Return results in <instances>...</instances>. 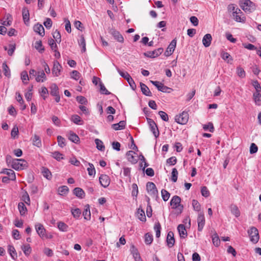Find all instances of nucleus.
<instances>
[{"instance_id":"f257e3e1","label":"nucleus","mask_w":261,"mask_h":261,"mask_svg":"<svg viewBox=\"0 0 261 261\" xmlns=\"http://www.w3.org/2000/svg\"><path fill=\"white\" fill-rule=\"evenodd\" d=\"M240 5L241 8L248 13L253 12L256 8L255 4L250 0H241Z\"/></svg>"},{"instance_id":"f03ea898","label":"nucleus","mask_w":261,"mask_h":261,"mask_svg":"<svg viewBox=\"0 0 261 261\" xmlns=\"http://www.w3.org/2000/svg\"><path fill=\"white\" fill-rule=\"evenodd\" d=\"M250 238V241L253 243H256L259 240V234L258 230L255 227H251L248 231Z\"/></svg>"},{"instance_id":"7ed1b4c3","label":"nucleus","mask_w":261,"mask_h":261,"mask_svg":"<svg viewBox=\"0 0 261 261\" xmlns=\"http://www.w3.org/2000/svg\"><path fill=\"white\" fill-rule=\"evenodd\" d=\"M146 190L150 195L153 197H157L158 191L155 185L152 182H148L146 184Z\"/></svg>"},{"instance_id":"20e7f679","label":"nucleus","mask_w":261,"mask_h":261,"mask_svg":"<svg viewBox=\"0 0 261 261\" xmlns=\"http://www.w3.org/2000/svg\"><path fill=\"white\" fill-rule=\"evenodd\" d=\"M27 162L24 160L15 159L13 160L12 167L17 170L23 169L26 167Z\"/></svg>"},{"instance_id":"39448f33","label":"nucleus","mask_w":261,"mask_h":261,"mask_svg":"<svg viewBox=\"0 0 261 261\" xmlns=\"http://www.w3.org/2000/svg\"><path fill=\"white\" fill-rule=\"evenodd\" d=\"M118 72L119 73L120 75L126 80L127 82L129 83L130 86L133 90H135L136 88V85L133 79L131 77L130 75L127 72H122L119 68H117Z\"/></svg>"},{"instance_id":"423d86ee","label":"nucleus","mask_w":261,"mask_h":261,"mask_svg":"<svg viewBox=\"0 0 261 261\" xmlns=\"http://www.w3.org/2000/svg\"><path fill=\"white\" fill-rule=\"evenodd\" d=\"M189 119V115L187 112H183L175 118V121L180 124H185Z\"/></svg>"},{"instance_id":"0eeeda50","label":"nucleus","mask_w":261,"mask_h":261,"mask_svg":"<svg viewBox=\"0 0 261 261\" xmlns=\"http://www.w3.org/2000/svg\"><path fill=\"white\" fill-rule=\"evenodd\" d=\"M150 82L157 88L159 91L163 92L170 93V91L169 90H171V88L165 86L163 84L159 81H150Z\"/></svg>"},{"instance_id":"6e6552de","label":"nucleus","mask_w":261,"mask_h":261,"mask_svg":"<svg viewBox=\"0 0 261 261\" xmlns=\"http://www.w3.org/2000/svg\"><path fill=\"white\" fill-rule=\"evenodd\" d=\"M147 121L149 125L150 130L153 134L154 137L155 138L158 137L159 135V132L155 123L151 119H148Z\"/></svg>"},{"instance_id":"1a4fd4ad","label":"nucleus","mask_w":261,"mask_h":261,"mask_svg":"<svg viewBox=\"0 0 261 261\" xmlns=\"http://www.w3.org/2000/svg\"><path fill=\"white\" fill-rule=\"evenodd\" d=\"M126 158L127 160L132 164H136L138 161V155L134 151H128L126 153Z\"/></svg>"},{"instance_id":"9d476101","label":"nucleus","mask_w":261,"mask_h":261,"mask_svg":"<svg viewBox=\"0 0 261 261\" xmlns=\"http://www.w3.org/2000/svg\"><path fill=\"white\" fill-rule=\"evenodd\" d=\"M163 49L162 48H159L153 51H149L144 53L146 57L149 58H154L160 56L163 52Z\"/></svg>"},{"instance_id":"9b49d317","label":"nucleus","mask_w":261,"mask_h":261,"mask_svg":"<svg viewBox=\"0 0 261 261\" xmlns=\"http://www.w3.org/2000/svg\"><path fill=\"white\" fill-rule=\"evenodd\" d=\"M99 182L104 188L109 186L110 184V179L109 177L106 174H102L99 178Z\"/></svg>"},{"instance_id":"f8f14e48","label":"nucleus","mask_w":261,"mask_h":261,"mask_svg":"<svg viewBox=\"0 0 261 261\" xmlns=\"http://www.w3.org/2000/svg\"><path fill=\"white\" fill-rule=\"evenodd\" d=\"M198 230L201 231L205 224V218L203 213H199L197 218Z\"/></svg>"},{"instance_id":"ddd939ff","label":"nucleus","mask_w":261,"mask_h":261,"mask_svg":"<svg viewBox=\"0 0 261 261\" xmlns=\"http://www.w3.org/2000/svg\"><path fill=\"white\" fill-rule=\"evenodd\" d=\"M62 69V66L58 61L54 62V66L52 69V73L56 76H58L60 75V72Z\"/></svg>"},{"instance_id":"4468645a","label":"nucleus","mask_w":261,"mask_h":261,"mask_svg":"<svg viewBox=\"0 0 261 261\" xmlns=\"http://www.w3.org/2000/svg\"><path fill=\"white\" fill-rule=\"evenodd\" d=\"M176 44V41L175 39H173L170 43L169 45L168 46V48H167V50L165 53V55L166 56H170L173 54L175 49Z\"/></svg>"},{"instance_id":"2eb2a0df","label":"nucleus","mask_w":261,"mask_h":261,"mask_svg":"<svg viewBox=\"0 0 261 261\" xmlns=\"http://www.w3.org/2000/svg\"><path fill=\"white\" fill-rule=\"evenodd\" d=\"M35 228L37 232L40 237L44 238L45 236V229L42 224L37 223L35 225Z\"/></svg>"},{"instance_id":"dca6fc26","label":"nucleus","mask_w":261,"mask_h":261,"mask_svg":"<svg viewBox=\"0 0 261 261\" xmlns=\"http://www.w3.org/2000/svg\"><path fill=\"white\" fill-rule=\"evenodd\" d=\"M180 201L181 199L179 196H174L170 201V205L173 208H177L180 205Z\"/></svg>"},{"instance_id":"f3484780","label":"nucleus","mask_w":261,"mask_h":261,"mask_svg":"<svg viewBox=\"0 0 261 261\" xmlns=\"http://www.w3.org/2000/svg\"><path fill=\"white\" fill-rule=\"evenodd\" d=\"M167 243L169 248L172 247L175 243V239L174 238V234L172 231L168 232L167 237Z\"/></svg>"},{"instance_id":"a211bd4d","label":"nucleus","mask_w":261,"mask_h":261,"mask_svg":"<svg viewBox=\"0 0 261 261\" xmlns=\"http://www.w3.org/2000/svg\"><path fill=\"white\" fill-rule=\"evenodd\" d=\"M1 173L8 175L9 178L12 180H14L16 179L15 172L11 169H3Z\"/></svg>"},{"instance_id":"6ab92c4d","label":"nucleus","mask_w":261,"mask_h":261,"mask_svg":"<svg viewBox=\"0 0 261 261\" xmlns=\"http://www.w3.org/2000/svg\"><path fill=\"white\" fill-rule=\"evenodd\" d=\"M177 230L180 238H186L187 237V232L184 225L179 224L177 227Z\"/></svg>"},{"instance_id":"aec40b11","label":"nucleus","mask_w":261,"mask_h":261,"mask_svg":"<svg viewBox=\"0 0 261 261\" xmlns=\"http://www.w3.org/2000/svg\"><path fill=\"white\" fill-rule=\"evenodd\" d=\"M212 40V38L211 34H207L205 35L202 39V43L203 45L206 47L210 46L211 44Z\"/></svg>"},{"instance_id":"412c9836","label":"nucleus","mask_w":261,"mask_h":261,"mask_svg":"<svg viewBox=\"0 0 261 261\" xmlns=\"http://www.w3.org/2000/svg\"><path fill=\"white\" fill-rule=\"evenodd\" d=\"M111 34L116 39L120 42H123L124 39L123 36L120 34V33L115 30H111L110 31Z\"/></svg>"},{"instance_id":"4be33fe9","label":"nucleus","mask_w":261,"mask_h":261,"mask_svg":"<svg viewBox=\"0 0 261 261\" xmlns=\"http://www.w3.org/2000/svg\"><path fill=\"white\" fill-rule=\"evenodd\" d=\"M34 30L41 36H43L44 35V29L41 24H35L34 27Z\"/></svg>"},{"instance_id":"5701e85b","label":"nucleus","mask_w":261,"mask_h":261,"mask_svg":"<svg viewBox=\"0 0 261 261\" xmlns=\"http://www.w3.org/2000/svg\"><path fill=\"white\" fill-rule=\"evenodd\" d=\"M22 13L23 21L24 23L27 24L28 22H29L30 20L29 11L27 8L24 7L22 9Z\"/></svg>"},{"instance_id":"b1692460","label":"nucleus","mask_w":261,"mask_h":261,"mask_svg":"<svg viewBox=\"0 0 261 261\" xmlns=\"http://www.w3.org/2000/svg\"><path fill=\"white\" fill-rule=\"evenodd\" d=\"M140 87L141 91L144 95L148 96H151V93L149 89L145 84L142 83H140Z\"/></svg>"},{"instance_id":"393cba45","label":"nucleus","mask_w":261,"mask_h":261,"mask_svg":"<svg viewBox=\"0 0 261 261\" xmlns=\"http://www.w3.org/2000/svg\"><path fill=\"white\" fill-rule=\"evenodd\" d=\"M222 58L227 62V63L231 64L233 60L231 56L228 53L222 51L221 53Z\"/></svg>"},{"instance_id":"a878e982","label":"nucleus","mask_w":261,"mask_h":261,"mask_svg":"<svg viewBox=\"0 0 261 261\" xmlns=\"http://www.w3.org/2000/svg\"><path fill=\"white\" fill-rule=\"evenodd\" d=\"M73 192L74 195L81 199L85 197V192L80 188H74Z\"/></svg>"},{"instance_id":"bb28decb","label":"nucleus","mask_w":261,"mask_h":261,"mask_svg":"<svg viewBox=\"0 0 261 261\" xmlns=\"http://www.w3.org/2000/svg\"><path fill=\"white\" fill-rule=\"evenodd\" d=\"M68 139L75 143H77L80 141L79 136L71 131L68 134Z\"/></svg>"},{"instance_id":"cd10ccee","label":"nucleus","mask_w":261,"mask_h":261,"mask_svg":"<svg viewBox=\"0 0 261 261\" xmlns=\"http://www.w3.org/2000/svg\"><path fill=\"white\" fill-rule=\"evenodd\" d=\"M83 215L84 219L89 220L91 218V213L90 211V206L88 204H87L85 206V210L83 212Z\"/></svg>"},{"instance_id":"c85d7f7f","label":"nucleus","mask_w":261,"mask_h":261,"mask_svg":"<svg viewBox=\"0 0 261 261\" xmlns=\"http://www.w3.org/2000/svg\"><path fill=\"white\" fill-rule=\"evenodd\" d=\"M125 122L124 121H121L118 123L114 124L112 125V128L116 130L122 129L125 127Z\"/></svg>"},{"instance_id":"c756f323","label":"nucleus","mask_w":261,"mask_h":261,"mask_svg":"<svg viewBox=\"0 0 261 261\" xmlns=\"http://www.w3.org/2000/svg\"><path fill=\"white\" fill-rule=\"evenodd\" d=\"M230 211L231 213L234 215L236 217L240 216V212L238 207L235 204H231L230 206Z\"/></svg>"},{"instance_id":"7c9ffc66","label":"nucleus","mask_w":261,"mask_h":261,"mask_svg":"<svg viewBox=\"0 0 261 261\" xmlns=\"http://www.w3.org/2000/svg\"><path fill=\"white\" fill-rule=\"evenodd\" d=\"M46 80V75L43 71H38L37 76L36 77V81L37 82H43Z\"/></svg>"},{"instance_id":"2f4dec72","label":"nucleus","mask_w":261,"mask_h":261,"mask_svg":"<svg viewBox=\"0 0 261 261\" xmlns=\"http://www.w3.org/2000/svg\"><path fill=\"white\" fill-rule=\"evenodd\" d=\"M21 249L26 256H29L32 251V249L29 244L23 245L21 246Z\"/></svg>"},{"instance_id":"473e14b6","label":"nucleus","mask_w":261,"mask_h":261,"mask_svg":"<svg viewBox=\"0 0 261 261\" xmlns=\"http://www.w3.org/2000/svg\"><path fill=\"white\" fill-rule=\"evenodd\" d=\"M8 251L11 257L13 259H16L17 257V255L14 247L12 245H9Z\"/></svg>"},{"instance_id":"72a5a7b5","label":"nucleus","mask_w":261,"mask_h":261,"mask_svg":"<svg viewBox=\"0 0 261 261\" xmlns=\"http://www.w3.org/2000/svg\"><path fill=\"white\" fill-rule=\"evenodd\" d=\"M71 120L74 123L78 125H83L84 122L80 117L77 115H73L71 117Z\"/></svg>"},{"instance_id":"f704fd0d","label":"nucleus","mask_w":261,"mask_h":261,"mask_svg":"<svg viewBox=\"0 0 261 261\" xmlns=\"http://www.w3.org/2000/svg\"><path fill=\"white\" fill-rule=\"evenodd\" d=\"M253 99L256 105L261 106V94L260 92H255L253 94Z\"/></svg>"},{"instance_id":"c9c22d12","label":"nucleus","mask_w":261,"mask_h":261,"mask_svg":"<svg viewBox=\"0 0 261 261\" xmlns=\"http://www.w3.org/2000/svg\"><path fill=\"white\" fill-rule=\"evenodd\" d=\"M137 217L142 221H146V217L144 211L140 208H139L137 211Z\"/></svg>"},{"instance_id":"e433bc0d","label":"nucleus","mask_w":261,"mask_h":261,"mask_svg":"<svg viewBox=\"0 0 261 261\" xmlns=\"http://www.w3.org/2000/svg\"><path fill=\"white\" fill-rule=\"evenodd\" d=\"M50 94L52 96L56 95L58 94H59V88L56 84H53L50 86Z\"/></svg>"},{"instance_id":"4c0bfd02","label":"nucleus","mask_w":261,"mask_h":261,"mask_svg":"<svg viewBox=\"0 0 261 261\" xmlns=\"http://www.w3.org/2000/svg\"><path fill=\"white\" fill-rule=\"evenodd\" d=\"M69 191L68 188L66 186H62L58 188V192L60 195H66Z\"/></svg>"},{"instance_id":"58836bf2","label":"nucleus","mask_w":261,"mask_h":261,"mask_svg":"<svg viewBox=\"0 0 261 261\" xmlns=\"http://www.w3.org/2000/svg\"><path fill=\"white\" fill-rule=\"evenodd\" d=\"M18 208L21 215H24L27 211V207L23 202H19L18 203Z\"/></svg>"},{"instance_id":"ea45409f","label":"nucleus","mask_w":261,"mask_h":261,"mask_svg":"<svg viewBox=\"0 0 261 261\" xmlns=\"http://www.w3.org/2000/svg\"><path fill=\"white\" fill-rule=\"evenodd\" d=\"M35 48L39 52L43 53L44 50V48L42 45V42L41 41H37L35 43Z\"/></svg>"},{"instance_id":"a19ab883","label":"nucleus","mask_w":261,"mask_h":261,"mask_svg":"<svg viewBox=\"0 0 261 261\" xmlns=\"http://www.w3.org/2000/svg\"><path fill=\"white\" fill-rule=\"evenodd\" d=\"M16 45L15 44H10L9 45V49H7L6 46L4 47V49L6 50H8V54L11 56L13 54V53L15 49Z\"/></svg>"},{"instance_id":"79ce46f5","label":"nucleus","mask_w":261,"mask_h":261,"mask_svg":"<svg viewBox=\"0 0 261 261\" xmlns=\"http://www.w3.org/2000/svg\"><path fill=\"white\" fill-rule=\"evenodd\" d=\"M33 145L36 146L38 147L41 146V140L38 136L35 135L33 138Z\"/></svg>"},{"instance_id":"37998d69","label":"nucleus","mask_w":261,"mask_h":261,"mask_svg":"<svg viewBox=\"0 0 261 261\" xmlns=\"http://www.w3.org/2000/svg\"><path fill=\"white\" fill-rule=\"evenodd\" d=\"M42 173L44 177L48 179H50L51 177V174L49 170L43 167L42 169Z\"/></svg>"},{"instance_id":"c03bdc74","label":"nucleus","mask_w":261,"mask_h":261,"mask_svg":"<svg viewBox=\"0 0 261 261\" xmlns=\"http://www.w3.org/2000/svg\"><path fill=\"white\" fill-rule=\"evenodd\" d=\"M228 10L230 12H232L233 14H238V12H237V11H239V12H241V10L238 8H237L234 4H230L228 5Z\"/></svg>"},{"instance_id":"a18cd8bd","label":"nucleus","mask_w":261,"mask_h":261,"mask_svg":"<svg viewBox=\"0 0 261 261\" xmlns=\"http://www.w3.org/2000/svg\"><path fill=\"white\" fill-rule=\"evenodd\" d=\"M95 143L96 144L97 148L101 151H103L105 149V146L103 145V142L98 139L95 140Z\"/></svg>"},{"instance_id":"49530a36","label":"nucleus","mask_w":261,"mask_h":261,"mask_svg":"<svg viewBox=\"0 0 261 261\" xmlns=\"http://www.w3.org/2000/svg\"><path fill=\"white\" fill-rule=\"evenodd\" d=\"M3 69L5 75L9 77L11 75L9 67L7 66L6 63L3 64Z\"/></svg>"},{"instance_id":"de8ad7c7","label":"nucleus","mask_w":261,"mask_h":261,"mask_svg":"<svg viewBox=\"0 0 261 261\" xmlns=\"http://www.w3.org/2000/svg\"><path fill=\"white\" fill-rule=\"evenodd\" d=\"M68 227V226L63 222L61 221L58 223V228L62 231H66Z\"/></svg>"},{"instance_id":"09e8293b","label":"nucleus","mask_w":261,"mask_h":261,"mask_svg":"<svg viewBox=\"0 0 261 261\" xmlns=\"http://www.w3.org/2000/svg\"><path fill=\"white\" fill-rule=\"evenodd\" d=\"M53 36L56 42L59 43L61 42V36L59 31L56 30L55 32H53Z\"/></svg>"},{"instance_id":"8fccbe9b","label":"nucleus","mask_w":261,"mask_h":261,"mask_svg":"<svg viewBox=\"0 0 261 261\" xmlns=\"http://www.w3.org/2000/svg\"><path fill=\"white\" fill-rule=\"evenodd\" d=\"M89 167L87 168L88 174L90 176H94L95 174V170L93 165L91 163H89Z\"/></svg>"},{"instance_id":"3c124183","label":"nucleus","mask_w":261,"mask_h":261,"mask_svg":"<svg viewBox=\"0 0 261 261\" xmlns=\"http://www.w3.org/2000/svg\"><path fill=\"white\" fill-rule=\"evenodd\" d=\"M161 229V225H160V223L159 222L156 223L154 226V229L155 231V232H156L155 235L157 238H159L160 237Z\"/></svg>"},{"instance_id":"603ef678","label":"nucleus","mask_w":261,"mask_h":261,"mask_svg":"<svg viewBox=\"0 0 261 261\" xmlns=\"http://www.w3.org/2000/svg\"><path fill=\"white\" fill-rule=\"evenodd\" d=\"M22 200L28 205L30 204V198L28 193L25 191L22 196Z\"/></svg>"},{"instance_id":"864d4df0","label":"nucleus","mask_w":261,"mask_h":261,"mask_svg":"<svg viewBox=\"0 0 261 261\" xmlns=\"http://www.w3.org/2000/svg\"><path fill=\"white\" fill-rule=\"evenodd\" d=\"M212 241L213 244L216 246H219L220 244V240L219 239V236L217 233H215L214 234L213 238H212Z\"/></svg>"},{"instance_id":"5fc2aeb1","label":"nucleus","mask_w":261,"mask_h":261,"mask_svg":"<svg viewBox=\"0 0 261 261\" xmlns=\"http://www.w3.org/2000/svg\"><path fill=\"white\" fill-rule=\"evenodd\" d=\"M162 197L163 199L166 201L168 200L170 197V193L166 190H162L161 191Z\"/></svg>"},{"instance_id":"6e6d98bb","label":"nucleus","mask_w":261,"mask_h":261,"mask_svg":"<svg viewBox=\"0 0 261 261\" xmlns=\"http://www.w3.org/2000/svg\"><path fill=\"white\" fill-rule=\"evenodd\" d=\"M76 100L82 105H87L88 101L87 99L83 96H78L76 98Z\"/></svg>"},{"instance_id":"4d7b16f0","label":"nucleus","mask_w":261,"mask_h":261,"mask_svg":"<svg viewBox=\"0 0 261 261\" xmlns=\"http://www.w3.org/2000/svg\"><path fill=\"white\" fill-rule=\"evenodd\" d=\"M80 73L76 70L72 71L70 74L71 77L75 80H78L80 79Z\"/></svg>"},{"instance_id":"13d9d810","label":"nucleus","mask_w":261,"mask_h":261,"mask_svg":"<svg viewBox=\"0 0 261 261\" xmlns=\"http://www.w3.org/2000/svg\"><path fill=\"white\" fill-rule=\"evenodd\" d=\"M79 44L81 46H82V52H85L86 51V42H85V38L84 37V36L82 35L81 36V39H80V42H79Z\"/></svg>"},{"instance_id":"bf43d9fd","label":"nucleus","mask_w":261,"mask_h":261,"mask_svg":"<svg viewBox=\"0 0 261 261\" xmlns=\"http://www.w3.org/2000/svg\"><path fill=\"white\" fill-rule=\"evenodd\" d=\"M140 160L141 161H142V163H140V167H143V170L144 171L145 170V168L148 166V164L145 161V159L144 158V156L143 155H141L140 156Z\"/></svg>"},{"instance_id":"052dcab7","label":"nucleus","mask_w":261,"mask_h":261,"mask_svg":"<svg viewBox=\"0 0 261 261\" xmlns=\"http://www.w3.org/2000/svg\"><path fill=\"white\" fill-rule=\"evenodd\" d=\"M237 73L239 76L244 77L245 76V72L244 70L241 67H238L237 68Z\"/></svg>"},{"instance_id":"680f3d73","label":"nucleus","mask_w":261,"mask_h":261,"mask_svg":"<svg viewBox=\"0 0 261 261\" xmlns=\"http://www.w3.org/2000/svg\"><path fill=\"white\" fill-rule=\"evenodd\" d=\"M52 156L56 159L57 161H60L63 159V154L60 153L59 152L55 151L52 153Z\"/></svg>"},{"instance_id":"e2e57ef3","label":"nucleus","mask_w":261,"mask_h":261,"mask_svg":"<svg viewBox=\"0 0 261 261\" xmlns=\"http://www.w3.org/2000/svg\"><path fill=\"white\" fill-rule=\"evenodd\" d=\"M153 240L152 236L149 234L146 233L145 236V242L146 244L149 245L150 244Z\"/></svg>"},{"instance_id":"0e129e2a","label":"nucleus","mask_w":261,"mask_h":261,"mask_svg":"<svg viewBox=\"0 0 261 261\" xmlns=\"http://www.w3.org/2000/svg\"><path fill=\"white\" fill-rule=\"evenodd\" d=\"M192 205L194 210L198 212L200 210V205L197 200H193Z\"/></svg>"},{"instance_id":"69168bd1","label":"nucleus","mask_w":261,"mask_h":261,"mask_svg":"<svg viewBox=\"0 0 261 261\" xmlns=\"http://www.w3.org/2000/svg\"><path fill=\"white\" fill-rule=\"evenodd\" d=\"M21 79L22 81V82L24 84H27V82H25V81H29V78L28 76V73L26 71H23L21 73Z\"/></svg>"},{"instance_id":"338daca9","label":"nucleus","mask_w":261,"mask_h":261,"mask_svg":"<svg viewBox=\"0 0 261 261\" xmlns=\"http://www.w3.org/2000/svg\"><path fill=\"white\" fill-rule=\"evenodd\" d=\"M201 192L202 195L205 197H207L210 195V192L207 188L205 186L201 188Z\"/></svg>"},{"instance_id":"774afa93","label":"nucleus","mask_w":261,"mask_h":261,"mask_svg":"<svg viewBox=\"0 0 261 261\" xmlns=\"http://www.w3.org/2000/svg\"><path fill=\"white\" fill-rule=\"evenodd\" d=\"M233 16L236 21L238 22H244L245 20V17L244 16H241L239 14H233Z\"/></svg>"}]
</instances>
